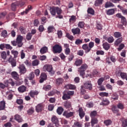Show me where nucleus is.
Instances as JSON below:
<instances>
[{"label": "nucleus", "mask_w": 127, "mask_h": 127, "mask_svg": "<svg viewBox=\"0 0 127 127\" xmlns=\"http://www.w3.org/2000/svg\"><path fill=\"white\" fill-rule=\"evenodd\" d=\"M78 112H79V116L80 118V119H83L84 117H85V115H86V113H85V112L84 111V110L81 107H80L78 109Z\"/></svg>", "instance_id": "obj_14"}, {"label": "nucleus", "mask_w": 127, "mask_h": 127, "mask_svg": "<svg viewBox=\"0 0 127 127\" xmlns=\"http://www.w3.org/2000/svg\"><path fill=\"white\" fill-rule=\"evenodd\" d=\"M99 122V120H98V119L97 118H91V127H94L95 125H97L98 123Z\"/></svg>", "instance_id": "obj_26"}, {"label": "nucleus", "mask_w": 127, "mask_h": 127, "mask_svg": "<svg viewBox=\"0 0 127 127\" xmlns=\"http://www.w3.org/2000/svg\"><path fill=\"white\" fill-rule=\"evenodd\" d=\"M88 65L86 64H82L79 68H78V71L79 72V75L84 79L85 78V71L87 70Z\"/></svg>", "instance_id": "obj_3"}, {"label": "nucleus", "mask_w": 127, "mask_h": 127, "mask_svg": "<svg viewBox=\"0 0 127 127\" xmlns=\"http://www.w3.org/2000/svg\"><path fill=\"white\" fill-rule=\"evenodd\" d=\"M100 4H103V0H96L94 5L95 6H99Z\"/></svg>", "instance_id": "obj_42"}, {"label": "nucleus", "mask_w": 127, "mask_h": 127, "mask_svg": "<svg viewBox=\"0 0 127 127\" xmlns=\"http://www.w3.org/2000/svg\"><path fill=\"white\" fill-rule=\"evenodd\" d=\"M63 116L65 117V118H66L67 119H69V118H71V117H73V116H74V112H68V111H64V112Z\"/></svg>", "instance_id": "obj_12"}, {"label": "nucleus", "mask_w": 127, "mask_h": 127, "mask_svg": "<svg viewBox=\"0 0 127 127\" xmlns=\"http://www.w3.org/2000/svg\"><path fill=\"white\" fill-rule=\"evenodd\" d=\"M51 89V86L50 85H47L43 87V90H44L45 91H49Z\"/></svg>", "instance_id": "obj_64"}, {"label": "nucleus", "mask_w": 127, "mask_h": 127, "mask_svg": "<svg viewBox=\"0 0 127 127\" xmlns=\"http://www.w3.org/2000/svg\"><path fill=\"white\" fill-rule=\"evenodd\" d=\"M20 54L21 59H24V58H25V53H24V51L23 50H22L20 51Z\"/></svg>", "instance_id": "obj_55"}, {"label": "nucleus", "mask_w": 127, "mask_h": 127, "mask_svg": "<svg viewBox=\"0 0 127 127\" xmlns=\"http://www.w3.org/2000/svg\"><path fill=\"white\" fill-rule=\"evenodd\" d=\"M111 110L114 114H118L120 112L119 108L116 106H113Z\"/></svg>", "instance_id": "obj_35"}, {"label": "nucleus", "mask_w": 127, "mask_h": 127, "mask_svg": "<svg viewBox=\"0 0 127 127\" xmlns=\"http://www.w3.org/2000/svg\"><path fill=\"white\" fill-rule=\"evenodd\" d=\"M99 95L100 97H108L109 93L107 92H100Z\"/></svg>", "instance_id": "obj_56"}, {"label": "nucleus", "mask_w": 127, "mask_h": 127, "mask_svg": "<svg viewBox=\"0 0 127 127\" xmlns=\"http://www.w3.org/2000/svg\"><path fill=\"white\" fill-rule=\"evenodd\" d=\"M18 91L19 93L22 94V93H24V92H26V87L24 85H21L18 88Z\"/></svg>", "instance_id": "obj_18"}, {"label": "nucleus", "mask_w": 127, "mask_h": 127, "mask_svg": "<svg viewBox=\"0 0 127 127\" xmlns=\"http://www.w3.org/2000/svg\"><path fill=\"white\" fill-rule=\"evenodd\" d=\"M110 104V101L108 99H103L102 101L100 103L101 106H108Z\"/></svg>", "instance_id": "obj_21"}, {"label": "nucleus", "mask_w": 127, "mask_h": 127, "mask_svg": "<svg viewBox=\"0 0 127 127\" xmlns=\"http://www.w3.org/2000/svg\"><path fill=\"white\" fill-rule=\"evenodd\" d=\"M105 80V79L103 78V77H101L100 78L98 81H97V84L99 86H101V85H102V84H103V82H104V81Z\"/></svg>", "instance_id": "obj_52"}, {"label": "nucleus", "mask_w": 127, "mask_h": 127, "mask_svg": "<svg viewBox=\"0 0 127 127\" xmlns=\"http://www.w3.org/2000/svg\"><path fill=\"white\" fill-rule=\"evenodd\" d=\"M114 36L115 38H119L122 36V33L120 32H115L114 33Z\"/></svg>", "instance_id": "obj_43"}, {"label": "nucleus", "mask_w": 127, "mask_h": 127, "mask_svg": "<svg viewBox=\"0 0 127 127\" xmlns=\"http://www.w3.org/2000/svg\"><path fill=\"white\" fill-rule=\"evenodd\" d=\"M34 77H35L34 72H32L29 74L28 76V79L30 81H32V80H33V79H34Z\"/></svg>", "instance_id": "obj_40"}, {"label": "nucleus", "mask_w": 127, "mask_h": 127, "mask_svg": "<svg viewBox=\"0 0 127 127\" xmlns=\"http://www.w3.org/2000/svg\"><path fill=\"white\" fill-rule=\"evenodd\" d=\"M64 106L66 109H70V108H72V104L71 103V102L69 101L64 102Z\"/></svg>", "instance_id": "obj_19"}, {"label": "nucleus", "mask_w": 127, "mask_h": 127, "mask_svg": "<svg viewBox=\"0 0 127 127\" xmlns=\"http://www.w3.org/2000/svg\"><path fill=\"white\" fill-rule=\"evenodd\" d=\"M118 7L122 10L123 14H127V9L124 8L123 6H120V5H118Z\"/></svg>", "instance_id": "obj_45"}, {"label": "nucleus", "mask_w": 127, "mask_h": 127, "mask_svg": "<svg viewBox=\"0 0 127 127\" xmlns=\"http://www.w3.org/2000/svg\"><path fill=\"white\" fill-rule=\"evenodd\" d=\"M32 66H38L39 65V61L38 60H35L32 62Z\"/></svg>", "instance_id": "obj_47"}, {"label": "nucleus", "mask_w": 127, "mask_h": 127, "mask_svg": "<svg viewBox=\"0 0 127 127\" xmlns=\"http://www.w3.org/2000/svg\"><path fill=\"white\" fill-rule=\"evenodd\" d=\"M31 38H32V35H31V33H30V32L27 33V35H26L27 40L29 41V40H31Z\"/></svg>", "instance_id": "obj_54"}, {"label": "nucleus", "mask_w": 127, "mask_h": 127, "mask_svg": "<svg viewBox=\"0 0 127 127\" xmlns=\"http://www.w3.org/2000/svg\"><path fill=\"white\" fill-rule=\"evenodd\" d=\"M106 13L107 15H113L115 13V9L113 8L109 9L107 11Z\"/></svg>", "instance_id": "obj_38"}, {"label": "nucleus", "mask_w": 127, "mask_h": 127, "mask_svg": "<svg viewBox=\"0 0 127 127\" xmlns=\"http://www.w3.org/2000/svg\"><path fill=\"white\" fill-rule=\"evenodd\" d=\"M121 23L123 25H126L127 24V19L126 17H124L121 19Z\"/></svg>", "instance_id": "obj_59"}, {"label": "nucleus", "mask_w": 127, "mask_h": 127, "mask_svg": "<svg viewBox=\"0 0 127 127\" xmlns=\"http://www.w3.org/2000/svg\"><path fill=\"white\" fill-rule=\"evenodd\" d=\"M14 118L15 121H16V122H18V123H22V122H23L22 118H21V116L18 114H16L14 116Z\"/></svg>", "instance_id": "obj_17"}, {"label": "nucleus", "mask_w": 127, "mask_h": 127, "mask_svg": "<svg viewBox=\"0 0 127 127\" xmlns=\"http://www.w3.org/2000/svg\"><path fill=\"white\" fill-rule=\"evenodd\" d=\"M47 51H48V48L46 46L41 48L40 50L41 54H45V53H47Z\"/></svg>", "instance_id": "obj_24"}, {"label": "nucleus", "mask_w": 127, "mask_h": 127, "mask_svg": "<svg viewBox=\"0 0 127 127\" xmlns=\"http://www.w3.org/2000/svg\"><path fill=\"white\" fill-rule=\"evenodd\" d=\"M117 108L120 110H124L125 109V105L124 104L120 102L117 104Z\"/></svg>", "instance_id": "obj_49"}, {"label": "nucleus", "mask_w": 127, "mask_h": 127, "mask_svg": "<svg viewBox=\"0 0 127 127\" xmlns=\"http://www.w3.org/2000/svg\"><path fill=\"white\" fill-rule=\"evenodd\" d=\"M28 115H31L34 113V108L31 107L27 111Z\"/></svg>", "instance_id": "obj_51"}, {"label": "nucleus", "mask_w": 127, "mask_h": 127, "mask_svg": "<svg viewBox=\"0 0 127 127\" xmlns=\"http://www.w3.org/2000/svg\"><path fill=\"white\" fill-rule=\"evenodd\" d=\"M87 12L90 14H92V15H94L95 14V11L92 8H88L87 9Z\"/></svg>", "instance_id": "obj_50"}, {"label": "nucleus", "mask_w": 127, "mask_h": 127, "mask_svg": "<svg viewBox=\"0 0 127 127\" xmlns=\"http://www.w3.org/2000/svg\"><path fill=\"white\" fill-rule=\"evenodd\" d=\"M122 126L123 127H127V119H125L122 121Z\"/></svg>", "instance_id": "obj_63"}, {"label": "nucleus", "mask_w": 127, "mask_h": 127, "mask_svg": "<svg viewBox=\"0 0 127 127\" xmlns=\"http://www.w3.org/2000/svg\"><path fill=\"white\" fill-rule=\"evenodd\" d=\"M83 64V59H77L74 63L75 66H81Z\"/></svg>", "instance_id": "obj_22"}, {"label": "nucleus", "mask_w": 127, "mask_h": 127, "mask_svg": "<svg viewBox=\"0 0 127 127\" xmlns=\"http://www.w3.org/2000/svg\"><path fill=\"white\" fill-rule=\"evenodd\" d=\"M82 126L83 125L80 122H75L72 127H82Z\"/></svg>", "instance_id": "obj_39"}, {"label": "nucleus", "mask_w": 127, "mask_h": 127, "mask_svg": "<svg viewBox=\"0 0 127 127\" xmlns=\"http://www.w3.org/2000/svg\"><path fill=\"white\" fill-rule=\"evenodd\" d=\"M23 40V37L19 35L17 36L16 41H12L11 43L13 46H16L17 45L18 47H22L23 45V43H22Z\"/></svg>", "instance_id": "obj_1"}, {"label": "nucleus", "mask_w": 127, "mask_h": 127, "mask_svg": "<svg viewBox=\"0 0 127 127\" xmlns=\"http://www.w3.org/2000/svg\"><path fill=\"white\" fill-rule=\"evenodd\" d=\"M18 68L20 70V74H25V73H26V68H25V66L24 65V64H20Z\"/></svg>", "instance_id": "obj_13"}, {"label": "nucleus", "mask_w": 127, "mask_h": 127, "mask_svg": "<svg viewBox=\"0 0 127 127\" xmlns=\"http://www.w3.org/2000/svg\"><path fill=\"white\" fill-rule=\"evenodd\" d=\"M95 46V43L93 42H90L88 45L87 44H84L82 46V48L85 51V53H89L92 50V48Z\"/></svg>", "instance_id": "obj_2"}, {"label": "nucleus", "mask_w": 127, "mask_h": 127, "mask_svg": "<svg viewBox=\"0 0 127 127\" xmlns=\"http://www.w3.org/2000/svg\"><path fill=\"white\" fill-rule=\"evenodd\" d=\"M40 83H43L47 79V75L45 73H42L40 76Z\"/></svg>", "instance_id": "obj_16"}, {"label": "nucleus", "mask_w": 127, "mask_h": 127, "mask_svg": "<svg viewBox=\"0 0 127 127\" xmlns=\"http://www.w3.org/2000/svg\"><path fill=\"white\" fill-rule=\"evenodd\" d=\"M97 115H98V113L96 111H93L91 112L90 113V117L91 119L95 118V117H97Z\"/></svg>", "instance_id": "obj_44"}, {"label": "nucleus", "mask_w": 127, "mask_h": 127, "mask_svg": "<svg viewBox=\"0 0 127 127\" xmlns=\"http://www.w3.org/2000/svg\"><path fill=\"white\" fill-rule=\"evenodd\" d=\"M123 41V38L121 37L120 38L118 39L117 40H116L114 42V45L115 46H119V45L120 43H122V42Z\"/></svg>", "instance_id": "obj_34"}, {"label": "nucleus", "mask_w": 127, "mask_h": 127, "mask_svg": "<svg viewBox=\"0 0 127 127\" xmlns=\"http://www.w3.org/2000/svg\"><path fill=\"white\" fill-rule=\"evenodd\" d=\"M83 87L85 89H87L89 91L93 90V84H92L91 81H86L84 82Z\"/></svg>", "instance_id": "obj_8"}, {"label": "nucleus", "mask_w": 127, "mask_h": 127, "mask_svg": "<svg viewBox=\"0 0 127 127\" xmlns=\"http://www.w3.org/2000/svg\"><path fill=\"white\" fill-rule=\"evenodd\" d=\"M7 61L8 62L11 64L13 68V67H15V66H16V60H15V58L12 57V56L10 55Z\"/></svg>", "instance_id": "obj_9"}, {"label": "nucleus", "mask_w": 127, "mask_h": 127, "mask_svg": "<svg viewBox=\"0 0 127 127\" xmlns=\"http://www.w3.org/2000/svg\"><path fill=\"white\" fill-rule=\"evenodd\" d=\"M31 9H32V7L30 5L28 6V8L26 9L25 11L21 12V15H24L25 13V14H27Z\"/></svg>", "instance_id": "obj_28"}, {"label": "nucleus", "mask_w": 127, "mask_h": 127, "mask_svg": "<svg viewBox=\"0 0 127 127\" xmlns=\"http://www.w3.org/2000/svg\"><path fill=\"white\" fill-rule=\"evenodd\" d=\"M104 124L106 126H110L112 124V121L110 120H107L104 121Z\"/></svg>", "instance_id": "obj_58"}, {"label": "nucleus", "mask_w": 127, "mask_h": 127, "mask_svg": "<svg viewBox=\"0 0 127 127\" xmlns=\"http://www.w3.org/2000/svg\"><path fill=\"white\" fill-rule=\"evenodd\" d=\"M52 122L54 124L56 127H59V120L57 117L53 116L51 119Z\"/></svg>", "instance_id": "obj_11"}, {"label": "nucleus", "mask_w": 127, "mask_h": 127, "mask_svg": "<svg viewBox=\"0 0 127 127\" xmlns=\"http://www.w3.org/2000/svg\"><path fill=\"white\" fill-rule=\"evenodd\" d=\"M63 34V33H62V31H61V30L58 31L57 35H58V38H62Z\"/></svg>", "instance_id": "obj_61"}, {"label": "nucleus", "mask_w": 127, "mask_h": 127, "mask_svg": "<svg viewBox=\"0 0 127 127\" xmlns=\"http://www.w3.org/2000/svg\"><path fill=\"white\" fill-rule=\"evenodd\" d=\"M38 94H39V92L37 90H31L29 93V95L31 98H34Z\"/></svg>", "instance_id": "obj_15"}, {"label": "nucleus", "mask_w": 127, "mask_h": 127, "mask_svg": "<svg viewBox=\"0 0 127 127\" xmlns=\"http://www.w3.org/2000/svg\"><path fill=\"white\" fill-rule=\"evenodd\" d=\"M102 46L104 48V49H105V50H109V49H110V48H111V46L110 45V44L106 42L103 44Z\"/></svg>", "instance_id": "obj_27"}, {"label": "nucleus", "mask_w": 127, "mask_h": 127, "mask_svg": "<svg viewBox=\"0 0 127 127\" xmlns=\"http://www.w3.org/2000/svg\"><path fill=\"white\" fill-rule=\"evenodd\" d=\"M11 54L13 56V58H17L18 57V52L14 50L11 51Z\"/></svg>", "instance_id": "obj_29"}, {"label": "nucleus", "mask_w": 127, "mask_h": 127, "mask_svg": "<svg viewBox=\"0 0 127 127\" xmlns=\"http://www.w3.org/2000/svg\"><path fill=\"white\" fill-rule=\"evenodd\" d=\"M71 32L73 33V35H75V34H80L81 30L79 28H76L71 29Z\"/></svg>", "instance_id": "obj_25"}, {"label": "nucleus", "mask_w": 127, "mask_h": 127, "mask_svg": "<svg viewBox=\"0 0 127 127\" xmlns=\"http://www.w3.org/2000/svg\"><path fill=\"white\" fill-rule=\"evenodd\" d=\"M105 40H107L109 43H113V42L115 41V39H114V37L110 36L109 37H106Z\"/></svg>", "instance_id": "obj_33"}, {"label": "nucleus", "mask_w": 127, "mask_h": 127, "mask_svg": "<svg viewBox=\"0 0 127 127\" xmlns=\"http://www.w3.org/2000/svg\"><path fill=\"white\" fill-rule=\"evenodd\" d=\"M25 4V2H24L23 0L17 2V4L18 6H23V5Z\"/></svg>", "instance_id": "obj_62"}, {"label": "nucleus", "mask_w": 127, "mask_h": 127, "mask_svg": "<svg viewBox=\"0 0 127 127\" xmlns=\"http://www.w3.org/2000/svg\"><path fill=\"white\" fill-rule=\"evenodd\" d=\"M0 57L2 59L5 60L6 59V52L5 51H3L0 53Z\"/></svg>", "instance_id": "obj_46"}, {"label": "nucleus", "mask_w": 127, "mask_h": 127, "mask_svg": "<svg viewBox=\"0 0 127 127\" xmlns=\"http://www.w3.org/2000/svg\"><path fill=\"white\" fill-rule=\"evenodd\" d=\"M105 55V52L104 51H100L98 50L96 51V55Z\"/></svg>", "instance_id": "obj_60"}, {"label": "nucleus", "mask_w": 127, "mask_h": 127, "mask_svg": "<svg viewBox=\"0 0 127 127\" xmlns=\"http://www.w3.org/2000/svg\"><path fill=\"white\" fill-rule=\"evenodd\" d=\"M50 11L52 15H56V13L57 14H61L62 13V9L59 7H51Z\"/></svg>", "instance_id": "obj_4"}, {"label": "nucleus", "mask_w": 127, "mask_h": 127, "mask_svg": "<svg viewBox=\"0 0 127 127\" xmlns=\"http://www.w3.org/2000/svg\"><path fill=\"white\" fill-rule=\"evenodd\" d=\"M76 16L72 15L69 18V21L70 23H74L76 21Z\"/></svg>", "instance_id": "obj_41"}, {"label": "nucleus", "mask_w": 127, "mask_h": 127, "mask_svg": "<svg viewBox=\"0 0 127 127\" xmlns=\"http://www.w3.org/2000/svg\"><path fill=\"white\" fill-rule=\"evenodd\" d=\"M65 88L67 90H75L76 86L72 84H67L65 86Z\"/></svg>", "instance_id": "obj_30"}, {"label": "nucleus", "mask_w": 127, "mask_h": 127, "mask_svg": "<svg viewBox=\"0 0 127 127\" xmlns=\"http://www.w3.org/2000/svg\"><path fill=\"white\" fill-rule=\"evenodd\" d=\"M64 112V109L62 107H59L57 110V113L58 115H62V113Z\"/></svg>", "instance_id": "obj_37"}, {"label": "nucleus", "mask_w": 127, "mask_h": 127, "mask_svg": "<svg viewBox=\"0 0 127 127\" xmlns=\"http://www.w3.org/2000/svg\"><path fill=\"white\" fill-rule=\"evenodd\" d=\"M5 109V101L2 100L0 102V111H3Z\"/></svg>", "instance_id": "obj_23"}, {"label": "nucleus", "mask_w": 127, "mask_h": 127, "mask_svg": "<svg viewBox=\"0 0 127 127\" xmlns=\"http://www.w3.org/2000/svg\"><path fill=\"white\" fill-rule=\"evenodd\" d=\"M73 94L74 91H68L65 93H64L62 99L64 101L69 100V99H71V96H73Z\"/></svg>", "instance_id": "obj_7"}, {"label": "nucleus", "mask_w": 127, "mask_h": 127, "mask_svg": "<svg viewBox=\"0 0 127 127\" xmlns=\"http://www.w3.org/2000/svg\"><path fill=\"white\" fill-rule=\"evenodd\" d=\"M11 75L15 80H18V78H19V75H18V74L15 71L12 72Z\"/></svg>", "instance_id": "obj_31"}, {"label": "nucleus", "mask_w": 127, "mask_h": 127, "mask_svg": "<svg viewBox=\"0 0 127 127\" xmlns=\"http://www.w3.org/2000/svg\"><path fill=\"white\" fill-rule=\"evenodd\" d=\"M19 30L22 34H25L26 31L25 27H23V26H20L19 27Z\"/></svg>", "instance_id": "obj_57"}, {"label": "nucleus", "mask_w": 127, "mask_h": 127, "mask_svg": "<svg viewBox=\"0 0 127 127\" xmlns=\"http://www.w3.org/2000/svg\"><path fill=\"white\" fill-rule=\"evenodd\" d=\"M111 99L114 101L119 100V95L117 93H114L111 95Z\"/></svg>", "instance_id": "obj_36"}, {"label": "nucleus", "mask_w": 127, "mask_h": 127, "mask_svg": "<svg viewBox=\"0 0 127 127\" xmlns=\"http://www.w3.org/2000/svg\"><path fill=\"white\" fill-rule=\"evenodd\" d=\"M52 51L54 54H60L62 52V47L59 44H56L53 47Z\"/></svg>", "instance_id": "obj_6"}, {"label": "nucleus", "mask_w": 127, "mask_h": 127, "mask_svg": "<svg viewBox=\"0 0 127 127\" xmlns=\"http://www.w3.org/2000/svg\"><path fill=\"white\" fill-rule=\"evenodd\" d=\"M114 6H115V5L111 2H106L105 3V8H108L109 7H114Z\"/></svg>", "instance_id": "obj_32"}, {"label": "nucleus", "mask_w": 127, "mask_h": 127, "mask_svg": "<svg viewBox=\"0 0 127 127\" xmlns=\"http://www.w3.org/2000/svg\"><path fill=\"white\" fill-rule=\"evenodd\" d=\"M44 71H47L51 75H54L55 72L53 71V67L51 64H45L43 67Z\"/></svg>", "instance_id": "obj_5"}, {"label": "nucleus", "mask_w": 127, "mask_h": 127, "mask_svg": "<svg viewBox=\"0 0 127 127\" xmlns=\"http://www.w3.org/2000/svg\"><path fill=\"white\" fill-rule=\"evenodd\" d=\"M35 111L37 113H41L42 111H44V105L42 103L38 104L35 107Z\"/></svg>", "instance_id": "obj_10"}, {"label": "nucleus", "mask_w": 127, "mask_h": 127, "mask_svg": "<svg viewBox=\"0 0 127 127\" xmlns=\"http://www.w3.org/2000/svg\"><path fill=\"white\" fill-rule=\"evenodd\" d=\"M54 29L55 28H54V26H50L48 27V33H51V32H53L54 31Z\"/></svg>", "instance_id": "obj_48"}, {"label": "nucleus", "mask_w": 127, "mask_h": 127, "mask_svg": "<svg viewBox=\"0 0 127 127\" xmlns=\"http://www.w3.org/2000/svg\"><path fill=\"white\" fill-rule=\"evenodd\" d=\"M63 82H64V79L61 77L56 79V84L57 85V86H60V85H62V84H63Z\"/></svg>", "instance_id": "obj_20"}, {"label": "nucleus", "mask_w": 127, "mask_h": 127, "mask_svg": "<svg viewBox=\"0 0 127 127\" xmlns=\"http://www.w3.org/2000/svg\"><path fill=\"white\" fill-rule=\"evenodd\" d=\"M16 6H17V2L12 3V4L11 5L12 10L14 11V10H15V9H16Z\"/></svg>", "instance_id": "obj_53"}]
</instances>
